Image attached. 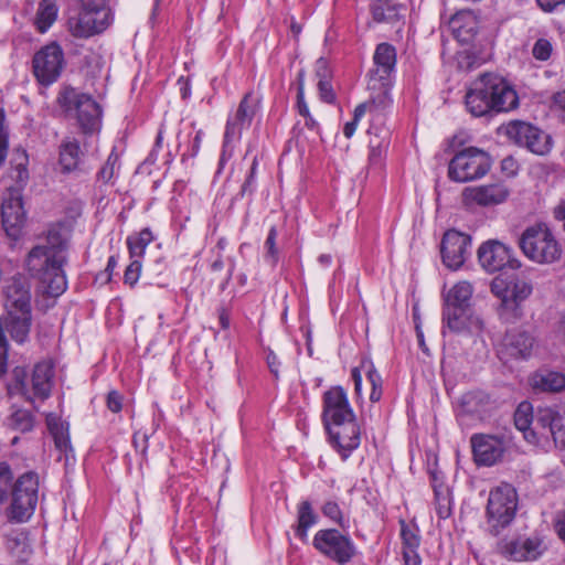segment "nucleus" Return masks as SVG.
Returning a JSON list of instances; mask_svg holds the SVG:
<instances>
[{"label": "nucleus", "mask_w": 565, "mask_h": 565, "mask_svg": "<svg viewBox=\"0 0 565 565\" xmlns=\"http://www.w3.org/2000/svg\"><path fill=\"white\" fill-rule=\"evenodd\" d=\"M49 428L54 438L55 447L64 452H67L71 449V441L68 435L65 433L63 425L53 426L51 422H49Z\"/></svg>", "instance_id": "nucleus-48"}, {"label": "nucleus", "mask_w": 565, "mask_h": 565, "mask_svg": "<svg viewBox=\"0 0 565 565\" xmlns=\"http://www.w3.org/2000/svg\"><path fill=\"white\" fill-rule=\"evenodd\" d=\"M277 235V228L271 226L264 243V260L271 267H275L279 260V250L276 247Z\"/></svg>", "instance_id": "nucleus-45"}, {"label": "nucleus", "mask_w": 565, "mask_h": 565, "mask_svg": "<svg viewBox=\"0 0 565 565\" xmlns=\"http://www.w3.org/2000/svg\"><path fill=\"white\" fill-rule=\"evenodd\" d=\"M6 547L17 563H25L32 553L28 537L22 532H11L6 536Z\"/></svg>", "instance_id": "nucleus-37"}, {"label": "nucleus", "mask_w": 565, "mask_h": 565, "mask_svg": "<svg viewBox=\"0 0 565 565\" xmlns=\"http://www.w3.org/2000/svg\"><path fill=\"white\" fill-rule=\"evenodd\" d=\"M490 167V157L484 151L470 147L461 150L450 160L448 175L456 182H469L486 175Z\"/></svg>", "instance_id": "nucleus-12"}, {"label": "nucleus", "mask_w": 565, "mask_h": 565, "mask_svg": "<svg viewBox=\"0 0 565 565\" xmlns=\"http://www.w3.org/2000/svg\"><path fill=\"white\" fill-rule=\"evenodd\" d=\"M6 114L4 109H0V167L4 163L8 156L9 147V130L4 126Z\"/></svg>", "instance_id": "nucleus-50"}, {"label": "nucleus", "mask_w": 565, "mask_h": 565, "mask_svg": "<svg viewBox=\"0 0 565 565\" xmlns=\"http://www.w3.org/2000/svg\"><path fill=\"white\" fill-rule=\"evenodd\" d=\"M260 109V97L254 92H248L239 102L236 110L228 115L220 166H223L233 156L234 147L239 142L243 131L250 128L253 121L259 116Z\"/></svg>", "instance_id": "nucleus-4"}, {"label": "nucleus", "mask_w": 565, "mask_h": 565, "mask_svg": "<svg viewBox=\"0 0 565 565\" xmlns=\"http://www.w3.org/2000/svg\"><path fill=\"white\" fill-rule=\"evenodd\" d=\"M316 72H317V76L319 77V79L328 78L329 71H328V64H327L326 60L320 58L317 61Z\"/></svg>", "instance_id": "nucleus-62"}, {"label": "nucleus", "mask_w": 565, "mask_h": 565, "mask_svg": "<svg viewBox=\"0 0 565 565\" xmlns=\"http://www.w3.org/2000/svg\"><path fill=\"white\" fill-rule=\"evenodd\" d=\"M473 287L469 281H459L454 285L444 297V307H470Z\"/></svg>", "instance_id": "nucleus-35"}, {"label": "nucleus", "mask_w": 565, "mask_h": 565, "mask_svg": "<svg viewBox=\"0 0 565 565\" xmlns=\"http://www.w3.org/2000/svg\"><path fill=\"white\" fill-rule=\"evenodd\" d=\"M0 318L2 330H6L14 342L23 344L29 340L32 327V312H4L3 317Z\"/></svg>", "instance_id": "nucleus-28"}, {"label": "nucleus", "mask_w": 565, "mask_h": 565, "mask_svg": "<svg viewBox=\"0 0 565 565\" xmlns=\"http://www.w3.org/2000/svg\"><path fill=\"white\" fill-rule=\"evenodd\" d=\"M141 267V258H131V262L127 266L124 274V282L130 287H134L139 280Z\"/></svg>", "instance_id": "nucleus-49"}, {"label": "nucleus", "mask_w": 565, "mask_h": 565, "mask_svg": "<svg viewBox=\"0 0 565 565\" xmlns=\"http://www.w3.org/2000/svg\"><path fill=\"white\" fill-rule=\"evenodd\" d=\"M297 109L299 115L306 118V125L312 127L315 125V120L310 117L309 108L303 99V93L301 87H299L297 94Z\"/></svg>", "instance_id": "nucleus-56"}, {"label": "nucleus", "mask_w": 565, "mask_h": 565, "mask_svg": "<svg viewBox=\"0 0 565 565\" xmlns=\"http://www.w3.org/2000/svg\"><path fill=\"white\" fill-rule=\"evenodd\" d=\"M148 439H149V436L146 433H143V434L136 433L134 435V445H135L136 449L141 452L142 456H146V454H147Z\"/></svg>", "instance_id": "nucleus-59"}, {"label": "nucleus", "mask_w": 565, "mask_h": 565, "mask_svg": "<svg viewBox=\"0 0 565 565\" xmlns=\"http://www.w3.org/2000/svg\"><path fill=\"white\" fill-rule=\"evenodd\" d=\"M33 414L24 408L14 409L8 418V426L21 433L31 431L34 427Z\"/></svg>", "instance_id": "nucleus-42"}, {"label": "nucleus", "mask_w": 565, "mask_h": 565, "mask_svg": "<svg viewBox=\"0 0 565 565\" xmlns=\"http://www.w3.org/2000/svg\"><path fill=\"white\" fill-rule=\"evenodd\" d=\"M326 427L333 447L338 450L343 460L348 459L351 452L360 446L361 433L355 418Z\"/></svg>", "instance_id": "nucleus-22"}, {"label": "nucleus", "mask_w": 565, "mask_h": 565, "mask_svg": "<svg viewBox=\"0 0 565 565\" xmlns=\"http://www.w3.org/2000/svg\"><path fill=\"white\" fill-rule=\"evenodd\" d=\"M29 156L24 149L13 150L9 178L15 182L10 186L1 204L2 226L8 236L17 238L25 220L21 190L29 180Z\"/></svg>", "instance_id": "nucleus-3"}, {"label": "nucleus", "mask_w": 565, "mask_h": 565, "mask_svg": "<svg viewBox=\"0 0 565 565\" xmlns=\"http://www.w3.org/2000/svg\"><path fill=\"white\" fill-rule=\"evenodd\" d=\"M58 14L57 0H40L34 25L40 33H45L54 24Z\"/></svg>", "instance_id": "nucleus-36"}, {"label": "nucleus", "mask_w": 565, "mask_h": 565, "mask_svg": "<svg viewBox=\"0 0 565 565\" xmlns=\"http://www.w3.org/2000/svg\"><path fill=\"white\" fill-rule=\"evenodd\" d=\"M401 539L403 544V558L405 565H422L420 556L417 552L420 544L418 530L401 521Z\"/></svg>", "instance_id": "nucleus-31"}, {"label": "nucleus", "mask_w": 565, "mask_h": 565, "mask_svg": "<svg viewBox=\"0 0 565 565\" xmlns=\"http://www.w3.org/2000/svg\"><path fill=\"white\" fill-rule=\"evenodd\" d=\"M500 131L515 145L535 154L544 156L552 149L551 136L530 122L512 120L502 126Z\"/></svg>", "instance_id": "nucleus-13"}, {"label": "nucleus", "mask_w": 565, "mask_h": 565, "mask_svg": "<svg viewBox=\"0 0 565 565\" xmlns=\"http://www.w3.org/2000/svg\"><path fill=\"white\" fill-rule=\"evenodd\" d=\"M534 345L533 337L523 330L508 331L499 347L498 355L503 362L511 360H526L531 356Z\"/></svg>", "instance_id": "nucleus-23"}, {"label": "nucleus", "mask_w": 565, "mask_h": 565, "mask_svg": "<svg viewBox=\"0 0 565 565\" xmlns=\"http://www.w3.org/2000/svg\"><path fill=\"white\" fill-rule=\"evenodd\" d=\"M467 110L475 117L491 113H509L519 106V96L514 87L502 76L483 73L467 89L465 96Z\"/></svg>", "instance_id": "nucleus-2"}, {"label": "nucleus", "mask_w": 565, "mask_h": 565, "mask_svg": "<svg viewBox=\"0 0 565 565\" xmlns=\"http://www.w3.org/2000/svg\"><path fill=\"white\" fill-rule=\"evenodd\" d=\"M46 241L47 246L38 245L29 252L26 269L33 278L42 284L46 295L58 297L67 289V280L63 270L66 263L64 227L60 224L50 226Z\"/></svg>", "instance_id": "nucleus-1"}, {"label": "nucleus", "mask_w": 565, "mask_h": 565, "mask_svg": "<svg viewBox=\"0 0 565 565\" xmlns=\"http://www.w3.org/2000/svg\"><path fill=\"white\" fill-rule=\"evenodd\" d=\"M508 196L509 190L502 183L468 186L462 191V201L467 206L497 205L504 202Z\"/></svg>", "instance_id": "nucleus-26"}, {"label": "nucleus", "mask_w": 565, "mask_h": 565, "mask_svg": "<svg viewBox=\"0 0 565 565\" xmlns=\"http://www.w3.org/2000/svg\"><path fill=\"white\" fill-rule=\"evenodd\" d=\"M531 385L535 391L557 393L565 390V374L555 371H539L531 376Z\"/></svg>", "instance_id": "nucleus-33"}, {"label": "nucleus", "mask_w": 565, "mask_h": 565, "mask_svg": "<svg viewBox=\"0 0 565 565\" xmlns=\"http://www.w3.org/2000/svg\"><path fill=\"white\" fill-rule=\"evenodd\" d=\"M553 215L557 221H564L565 224V200H562L553 211Z\"/></svg>", "instance_id": "nucleus-63"}, {"label": "nucleus", "mask_w": 565, "mask_h": 565, "mask_svg": "<svg viewBox=\"0 0 565 565\" xmlns=\"http://www.w3.org/2000/svg\"><path fill=\"white\" fill-rule=\"evenodd\" d=\"M4 312H32L31 284L22 275H15L4 286Z\"/></svg>", "instance_id": "nucleus-19"}, {"label": "nucleus", "mask_w": 565, "mask_h": 565, "mask_svg": "<svg viewBox=\"0 0 565 565\" xmlns=\"http://www.w3.org/2000/svg\"><path fill=\"white\" fill-rule=\"evenodd\" d=\"M553 51L552 43L546 39H539L532 49L534 58L539 61H546L550 58Z\"/></svg>", "instance_id": "nucleus-53"}, {"label": "nucleus", "mask_w": 565, "mask_h": 565, "mask_svg": "<svg viewBox=\"0 0 565 565\" xmlns=\"http://www.w3.org/2000/svg\"><path fill=\"white\" fill-rule=\"evenodd\" d=\"M535 428H542L543 437L551 435L557 446L565 448V405L539 408Z\"/></svg>", "instance_id": "nucleus-25"}, {"label": "nucleus", "mask_w": 565, "mask_h": 565, "mask_svg": "<svg viewBox=\"0 0 565 565\" xmlns=\"http://www.w3.org/2000/svg\"><path fill=\"white\" fill-rule=\"evenodd\" d=\"M543 541L539 535L519 536L500 544L502 555L511 561H535L544 552Z\"/></svg>", "instance_id": "nucleus-20"}, {"label": "nucleus", "mask_w": 565, "mask_h": 565, "mask_svg": "<svg viewBox=\"0 0 565 565\" xmlns=\"http://www.w3.org/2000/svg\"><path fill=\"white\" fill-rule=\"evenodd\" d=\"M204 137V131L199 129L195 131L194 137L190 141L188 150L182 154V160L185 158H195L200 152L202 140Z\"/></svg>", "instance_id": "nucleus-54"}, {"label": "nucleus", "mask_w": 565, "mask_h": 565, "mask_svg": "<svg viewBox=\"0 0 565 565\" xmlns=\"http://www.w3.org/2000/svg\"><path fill=\"white\" fill-rule=\"evenodd\" d=\"M312 545L321 555L339 565L350 563L358 554L352 537L337 529L319 530L312 539Z\"/></svg>", "instance_id": "nucleus-11"}, {"label": "nucleus", "mask_w": 565, "mask_h": 565, "mask_svg": "<svg viewBox=\"0 0 565 565\" xmlns=\"http://www.w3.org/2000/svg\"><path fill=\"white\" fill-rule=\"evenodd\" d=\"M85 152L79 141L74 137H66L58 147V163L64 173L76 171L84 162Z\"/></svg>", "instance_id": "nucleus-30"}, {"label": "nucleus", "mask_w": 565, "mask_h": 565, "mask_svg": "<svg viewBox=\"0 0 565 565\" xmlns=\"http://www.w3.org/2000/svg\"><path fill=\"white\" fill-rule=\"evenodd\" d=\"M449 28L458 42L470 43L477 35L479 22L470 10H462L451 17Z\"/></svg>", "instance_id": "nucleus-29"}, {"label": "nucleus", "mask_w": 565, "mask_h": 565, "mask_svg": "<svg viewBox=\"0 0 565 565\" xmlns=\"http://www.w3.org/2000/svg\"><path fill=\"white\" fill-rule=\"evenodd\" d=\"M367 132L371 135L369 160L372 164H380L390 146V131L385 128L371 127Z\"/></svg>", "instance_id": "nucleus-34"}, {"label": "nucleus", "mask_w": 565, "mask_h": 565, "mask_svg": "<svg viewBox=\"0 0 565 565\" xmlns=\"http://www.w3.org/2000/svg\"><path fill=\"white\" fill-rule=\"evenodd\" d=\"M84 8H96L100 10H109L108 0H78Z\"/></svg>", "instance_id": "nucleus-61"}, {"label": "nucleus", "mask_w": 565, "mask_h": 565, "mask_svg": "<svg viewBox=\"0 0 565 565\" xmlns=\"http://www.w3.org/2000/svg\"><path fill=\"white\" fill-rule=\"evenodd\" d=\"M154 239L149 227L142 228L138 233H134L127 237V246L130 258H142L148 245Z\"/></svg>", "instance_id": "nucleus-40"}, {"label": "nucleus", "mask_w": 565, "mask_h": 565, "mask_svg": "<svg viewBox=\"0 0 565 565\" xmlns=\"http://www.w3.org/2000/svg\"><path fill=\"white\" fill-rule=\"evenodd\" d=\"M53 379L54 364L51 361H42L34 365L30 377L24 369L15 367L10 387L28 402L45 401L51 395Z\"/></svg>", "instance_id": "nucleus-7"}, {"label": "nucleus", "mask_w": 565, "mask_h": 565, "mask_svg": "<svg viewBox=\"0 0 565 565\" xmlns=\"http://www.w3.org/2000/svg\"><path fill=\"white\" fill-rule=\"evenodd\" d=\"M501 168L508 175H514L518 170V163L512 157H508L502 160Z\"/></svg>", "instance_id": "nucleus-60"}, {"label": "nucleus", "mask_w": 565, "mask_h": 565, "mask_svg": "<svg viewBox=\"0 0 565 565\" xmlns=\"http://www.w3.org/2000/svg\"><path fill=\"white\" fill-rule=\"evenodd\" d=\"M364 367L366 369L367 381L372 386L370 399L373 403L379 402L382 397V377L371 363L364 365Z\"/></svg>", "instance_id": "nucleus-46"}, {"label": "nucleus", "mask_w": 565, "mask_h": 565, "mask_svg": "<svg viewBox=\"0 0 565 565\" xmlns=\"http://www.w3.org/2000/svg\"><path fill=\"white\" fill-rule=\"evenodd\" d=\"M322 415L326 426L355 418L347 392L341 386L324 392Z\"/></svg>", "instance_id": "nucleus-21"}, {"label": "nucleus", "mask_w": 565, "mask_h": 565, "mask_svg": "<svg viewBox=\"0 0 565 565\" xmlns=\"http://www.w3.org/2000/svg\"><path fill=\"white\" fill-rule=\"evenodd\" d=\"M32 63L39 83L51 85L57 81L64 67L63 50L56 42H52L34 54Z\"/></svg>", "instance_id": "nucleus-14"}, {"label": "nucleus", "mask_w": 565, "mask_h": 565, "mask_svg": "<svg viewBox=\"0 0 565 565\" xmlns=\"http://www.w3.org/2000/svg\"><path fill=\"white\" fill-rule=\"evenodd\" d=\"M321 511L324 516L329 518L340 526H345V521L343 519L342 511L335 501H327L322 505Z\"/></svg>", "instance_id": "nucleus-51"}, {"label": "nucleus", "mask_w": 565, "mask_h": 565, "mask_svg": "<svg viewBox=\"0 0 565 565\" xmlns=\"http://www.w3.org/2000/svg\"><path fill=\"white\" fill-rule=\"evenodd\" d=\"M318 519L319 516L315 512L311 503L309 501H301L297 507L298 524L295 529L296 536L305 541L307 539L308 530L317 524Z\"/></svg>", "instance_id": "nucleus-38"}, {"label": "nucleus", "mask_w": 565, "mask_h": 565, "mask_svg": "<svg viewBox=\"0 0 565 565\" xmlns=\"http://www.w3.org/2000/svg\"><path fill=\"white\" fill-rule=\"evenodd\" d=\"M532 291V284L520 277L504 279L499 276L491 282V292L500 300L498 313L505 322H514L522 317L521 303Z\"/></svg>", "instance_id": "nucleus-6"}, {"label": "nucleus", "mask_w": 565, "mask_h": 565, "mask_svg": "<svg viewBox=\"0 0 565 565\" xmlns=\"http://www.w3.org/2000/svg\"><path fill=\"white\" fill-rule=\"evenodd\" d=\"M8 518L18 523L26 522L34 514L39 502V476L28 471L17 478L11 489Z\"/></svg>", "instance_id": "nucleus-8"}, {"label": "nucleus", "mask_w": 565, "mask_h": 565, "mask_svg": "<svg viewBox=\"0 0 565 565\" xmlns=\"http://www.w3.org/2000/svg\"><path fill=\"white\" fill-rule=\"evenodd\" d=\"M266 362L271 374L275 376L276 380H278L280 362L275 352L269 348L267 349Z\"/></svg>", "instance_id": "nucleus-58"}, {"label": "nucleus", "mask_w": 565, "mask_h": 565, "mask_svg": "<svg viewBox=\"0 0 565 565\" xmlns=\"http://www.w3.org/2000/svg\"><path fill=\"white\" fill-rule=\"evenodd\" d=\"M470 249L471 238L469 235L456 230H449L444 234L440 253L444 265L449 269H459L470 255Z\"/></svg>", "instance_id": "nucleus-16"}, {"label": "nucleus", "mask_w": 565, "mask_h": 565, "mask_svg": "<svg viewBox=\"0 0 565 565\" xmlns=\"http://www.w3.org/2000/svg\"><path fill=\"white\" fill-rule=\"evenodd\" d=\"M320 97L323 102L333 104L335 102V93L328 78H320L318 82Z\"/></svg>", "instance_id": "nucleus-55"}, {"label": "nucleus", "mask_w": 565, "mask_h": 565, "mask_svg": "<svg viewBox=\"0 0 565 565\" xmlns=\"http://www.w3.org/2000/svg\"><path fill=\"white\" fill-rule=\"evenodd\" d=\"M519 246L530 260L537 264H553L562 256L561 244L543 222L526 227L519 238Z\"/></svg>", "instance_id": "nucleus-5"}, {"label": "nucleus", "mask_w": 565, "mask_h": 565, "mask_svg": "<svg viewBox=\"0 0 565 565\" xmlns=\"http://www.w3.org/2000/svg\"><path fill=\"white\" fill-rule=\"evenodd\" d=\"M120 169L119 154L116 148H113L107 157L106 162L97 173V181L104 184L114 183Z\"/></svg>", "instance_id": "nucleus-43"}, {"label": "nucleus", "mask_w": 565, "mask_h": 565, "mask_svg": "<svg viewBox=\"0 0 565 565\" xmlns=\"http://www.w3.org/2000/svg\"><path fill=\"white\" fill-rule=\"evenodd\" d=\"M536 415L533 416L532 406L527 402L521 403L514 413V425L523 431L524 438L530 441H536V436H542V428H535Z\"/></svg>", "instance_id": "nucleus-32"}, {"label": "nucleus", "mask_w": 565, "mask_h": 565, "mask_svg": "<svg viewBox=\"0 0 565 565\" xmlns=\"http://www.w3.org/2000/svg\"><path fill=\"white\" fill-rule=\"evenodd\" d=\"M473 459L478 466L491 467L499 462L507 450L502 436L475 434L470 439Z\"/></svg>", "instance_id": "nucleus-17"}, {"label": "nucleus", "mask_w": 565, "mask_h": 565, "mask_svg": "<svg viewBox=\"0 0 565 565\" xmlns=\"http://www.w3.org/2000/svg\"><path fill=\"white\" fill-rule=\"evenodd\" d=\"M478 258L488 273L499 271L507 266L518 268L520 263L512 258L511 249L499 241H488L478 249Z\"/></svg>", "instance_id": "nucleus-18"}, {"label": "nucleus", "mask_w": 565, "mask_h": 565, "mask_svg": "<svg viewBox=\"0 0 565 565\" xmlns=\"http://www.w3.org/2000/svg\"><path fill=\"white\" fill-rule=\"evenodd\" d=\"M489 404V395L481 391L468 392L460 399L463 412L471 415H480L487 412Z\"/></svg>", "instance_id": "nucleus-39"}, {"label": "nucleus", "mask_w": 565, "mask_h": 565, "mask_svg": "<svg viewBox=\"0 0 565 565\" xmlns=\"http://www.w3.org/2000/svg\"><path fill=\"white\" fill-rule=\"evenodd\" d=\"M518 509V494L509 483H502L490 491L487 516L491 531L498 534L514 519Z\"/></svg>", "instance_id": "nucleus-10"}, {"label": "nucleus", "mask_w": 565, "mask_h": 565, "mask_svg": "<svg viewBox=\"0 0 565 565\" xmlns=\"http://www.w3.org/2000/svg\"><path fill=\"white\" fill-rule=\"evenodd\" d=\"M371 13L377 23L394 22L398 19V9L392 0H371Z\"/></svg>", "instance_id": "nucleus-41"}, {"label": "nucleus", "mask_w": 565, "mask_h": 565, "mask_svg": "<svg viewBox=\"0 0 565 565\" xmlns=\"http://www.w3.org/2000/svg\"><path fill=\"white\" fill-rule=\"evenodd\" d=\"M367 107L369 105L366 103L360 104L355 107L353 113V119L347 122L343 127V135L347 138H351L354 135L358 124L360 119L365 115Z\"/></svg>", "instance_id": "nucleus-52"}, {"label": "nucleus", "mask_w": 565, "mask_h": 565, "mask_svg": "<svg viewBox=\"0 0 565 565\" xmlns=\"http://www.w3.org/2000/svg\"><path fill=\"white\" fill-rule=\"evenodd\" d=\"M443 323L444 330L447 328L449 331L455 333L470 332L479 333L484 328V322L481 317L472 313L470 307H456V308H443Z\"/></svg>", "instance_id": "nucleus-24"}, {"label": "nucleus", "mask_w": 565, "mask_h": 565, "mask_svg": "<svg viewBox=\"0 0 565 565\" xmlns=\"http://www.w3.org/2000/svg\"><path fill=\"white\" fill-rule=\"evenodd\" d=\"M58 103L66 113H75L84 134H93L100 128L102 108L92 96L70 87L60 94Z\"/></svg>", "instance_id": "nucleus-9"}, {"label": "nucleus", "mask_w": 565, "mask_h": 565, "mask_svg": "<svg viewBox=\"0 0 565 565\" xmlns=\"http://www.w3.org/2000/svg\"><path fill=\"white\" fill-rule=\"evenodd\" d=\"M553 104L562 110H565V90L557 92L553 96Z\"/></svg>", "instance_id": "nucleus-64"}, {"label": "nucleus", "mask_w": 565, "mask_h": 565, "mask_svg": "<svg viewBox=\"0 0 565 565\" xmlns=\"http://www.w3.org/2000/svg\"><path fill=\"white\" fill-rule=\"evenodd\" d=\"M375 67L370 71L371 81H379L382 85H386L391 73L396 64V51L388 43L377 45L374 56Z\"/></svg>", "instance_id": "nucleus-27"}, {"label": "nucleus", "mask_w": 565, "mask_h": 565, "mask_svg": "<svg viewBox=\"0 0 565 565\" xmlns=\"http://www.w3.org/2000/svg\"><path fill=\"white\" fill-rule=\"evenodd\" d=\"M14 484V476L10 465L6 461L0 462V505L3 504Z\"/></svg>", "instance_id": "nucleus-44"}, {"label": "nucleus", "mask_w": 565, "mask_h": 565, "mask_svg": "<svg viewBox=\"0 0 565 565\" xmlns=\"http://www.w3.org/2000/svg\"><path fill=\"white\" fill-rule=\"evenodd\" d=\"M257 168H258L257 158L254 157L250 168H249V171H248L246 179H245L244 183L242 184L241 191L238 193L242 198H244L246 195L250 196L255 192Z\"/></svg>", "instance_id": "nucleus-47"}, {"label": "nucleus", "mask_w": 565, "mask_h": 565, "mask_svg": "<svg viewBox=\"0 0 565 565\" xmlns=\"http://www.w3.org/2000/svg\"><path fill=\"white\" fill-rule=\"evenodd\" d=\"M107 407L113 413H119L122 408V397L117 391H110L107 395Z\"/></svg>", "instance_id": "nucleus-57"}, {"label": "nucleus", "mask_w": 565, "mask_h": 565, "mask_svg": "<svg viewBox=\"0 0 565 565\" xmlns=\"http://www.w3.org/2000/svg\"><path fill=\"white\" fill-rule=\"evenodd\" d=\"M113 21L110 10L84 8L68 18L71 33L76 38H89L106 30Z\"/></svg>", "instance_id": "nucleus-15"}]
</instances>
